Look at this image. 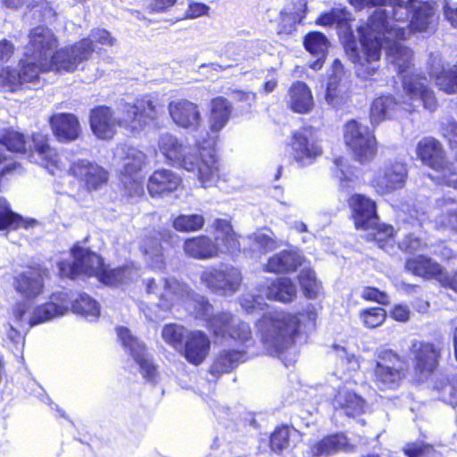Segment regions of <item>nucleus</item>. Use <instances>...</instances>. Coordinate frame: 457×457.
<instances>
[{
  "instance_id": "obj_1",
  "label": "nucleus",
  "mask_w": 457,
  "mask_h": 457,
  "mask_svg": "<svg viewBox=\"0 0 457 457\" xmlns=\"http://www.w3.org/2000/svg\"><path fill=\"white\" fill-rule=\"evenodd\" d=\"M162 112V106L150 96L144 95L131 103H124L121 113L117 119L113 110L108 105L93 107L90 110L89 125L97 138L110 140L116 134V127L131 135L139 134L151 122L156 121Z\"/></svg>"
},
{
  "instance_id": "obj_2",
  "label": "nucleus",
  "mask_w": 457,
  "mask_h": 457,
  "mask_svg": "<svg viewBox=\"0 0 457 457\" xmlns=\"http://www.w3.org/2000/svg\"><path fill=\"white\" fill-rule=\"evenodd\" d=\"M356 30L362 54L354 46L351 49V60L358 78L372 80L379 70L383 39L393 30L386 10L380 8L374 10L366 22L358 26Z\"/></svg>"
},
{
  "instance_id": "obj_3",
  "label": "nucleus",
  "mask_w": 457,
  "mask_h": 457,
  "mask_svg": "<svg viewBox=\"0 0 457 457\" xmlns=\"http://www.w3.org/2000/svg\"><path fill=\"white\" fill-rule=\"evenodd\" d=\"M440 133L453 154L452 160L443 144L434 137H424L417 143L416 156L437 174L439 184L457 189V121L453 118L441 120Z\"/></svg>"
},
{
  "instance_id": "obj_4",
  "label": "nucleus",
  "mask_w": 457,
  "mask_h": 457,
  "mask_svg": "<svg viewBox=\"0 0 457 457\" xmlns=\"http://www.w3.org/2000/svg\"><path fill=\"white\" fill-rule=\"evenodd\" d=\"M72 260H60L56 266L60 278L75 280L80 277L96 278L97 281L110 287H117L123 284L129 277V267L120 265L111 268L98 253L79 244L70 249Z\"/></svg>"
},
{
  "instance_id": "obj_5",
  "label": "nucleus",
  "mask_w": 457,
  "mask_h": 457,
  "mask_svg": "<svg viewBox=\"0 0 457 457\" xmlns=\"http://www.w3.org/2000/svg\"><path fill=\"white\" fill-rule=\"evenodd\" d=\"M158 149L166 162L179 165L195 174L203 187L216 185L220 179V164L213 149L197 148L194 153L175 136L166 133L159 137Z\"/></svg>"
},
{
  "instance_id": "obj_6",
  "label": "nucleus",
  "mask_w": 457,
  "mask_h": 457,
  "mask_svg": "<svg viewBox=\"0 0 457 457\" xmlns=\"http://www.w3.org/2000/svg\"><path fill=\"white\" fill-rule=\"evenodd\" d=\"M301 312L263 314L256 322L257 336L270 354H280L292 347L301 330Z\"/></svg>"
},
{
  "instance_id": "obj_7",
  "label": "nucleus",
  "mask_w": 457,
  "mask_h": 457,
  "mask_svg": "<svg viewBox=\"0 0 457 457\" xmlns=\"http://www.w3.org/2000/svg\"><path fill=\"white\" fill-rule=\"evenodd\" d=\"M30 145L27 147V140L22 132L12 128L3 129L0 131V145L11 153L26 154L29 158L35 155L40 160V164L52 173L61 167L62 162L57 149L51 145L48 133L36 131L30 134Z\"/></svg>"
},
{
  "instance_id": "obj_8",
  "label": "nucleus",
  "mask_w": 457,
  "mask_h": 457,
  "mask_svg": "<svg viewBox=\"0 0 457 457\" xmlns=\"http://www.w3.org/2000/svg\"><path fill=\"white\" fill-rule=\"evenodd\" d=\"M369 373L371 381L380 390H394L405 380L408 367L403 356L392 349H381L375 353Z\"/></svg>"
},
{
  "instance_id": "obj_9",
  "label": "nucleus",
  "mask_w": 457,
  "mask_h": 457,
  "mask_svg": "<svg viewBox=\"0 0 457 457\" xmlns=\"http://www.w3.org/2000/svg\"><path fill=\"white\" fill-rule=\"evenodd\" d=\"M391 17L395 21L408 20V29L413 33L428 32L437 25L435 7L421 0H390Z\"/></svg>"
},
{
  "instance_id": "obj_10",
  "label": "nucleus",
  "mask_w": 457,
  "mask_h": 457,
  "mask_svg": "<svg viewBox=\"0 0 457 457\" xmlns=\"http://www.w3.org/2000/svg\"><path fill=\"white\" fill-rule=\"evenodd\" d=\"M343 139L353 158L359 163H370L377 156L378 141L374 130L359 120L351 119L345 123Z\"/></svg>"
},
{
  "instance_id": "obj_11",
  "label": "nucleus",
  "mask_w": 457,
  "mask_h": 457,
  "mask_svg": "<svg viewBox=\"0 0 457 457\" xmlns=\"http://www.w3.org/2000/svg\"><path fill=\"white\" fill-rule=\"evenodd\" d=\"M444 342L413 340L409 347L412 362V370L418 381H427L436 374L440 368L443 357Z\"/></svg>"
},
{
  "instance_id": "obj_12",
  "label": "nucleus",
  "mask_w": 457,
  "mask_h": 457,
  "mask_svg": "<svg viewBox=\"0 0 457 457\" xmlns=\"http://www.w3.org/2000/svg\"><path fill=\"white\" fill-rule=\"evenodd\" d=\"M288 145L292 160L300 167L313 164L323 154L320 140L314 135L312 126H303L293 131Z\"/></svg>"
},
{
  "instance_id": "obj_13",
  "label": "nucleus",
  "mask_w": 457,
  "mask_h": 457,
  "mask_svg": "<svg viewBox=\"0 0 457 457\" xmlns=\"http://www.w3.org/2000/svg\"><path fill=\"white\" fill-rule=\"evenodd\" d=\"M208 328L217 337L228 338L246 346L254 345L249 323L237 320L229 312L212 315L208 319Z\"/></svg>"
},
{
  "instance_id": "obj_14",
  "label": "nucleus",
  "mask_w": 457,
  "mask_h": 457,
  "mask_svg": "<svg viewBox=\"0 0 457 457\" xmlns=\"http://www.w3.org/2000/svg\"><path fill=\"white\" fill-rule=\"evenodd\" d=\"M87 39L55 49L48 60L51 71L55 73H72L79 66L92 57V50Z\"/></svg>"
},
{
  "instance_id": "obj_15",
  "label": "nucleus",
  "mask_w": 457,
  "mask_h": 457,
  "mask_svg": "<svg viewBox=\"0 0 457 457\" xmlns=\"http://www.w3.org/2000/svg\"><path fill=\"white\" fill-rule=\"evenodd\" d=\"M200 279L212 292L222 295H231L237 292L243 282L240 270L235 266L221 264L209 267L200 276Z\"/></svg>"
},
{
  "instance_id": "obj_16",
  "label": "nucleus",
  "mask_w": 457,
  "mask_h": 457,
  "mask_svg": "<svg viewBox=\"0 0 457 457\" xmlns=\"http://www.w3.org/2000/svg\"><path fill=\"white\" fill-rule=\"evenodd\" d=\"M408 178V170L401 162H391L378 168L369 181V186L378 196L388 195L404 187Z\"/></svg>"
},
{
  "instance_id": "obj_17",
  "label": "nucleus",
  "mask_w": 457,
  "mask_h": 457,
  "mask_svg": "<svg viewBox=\"0 0 457 457\" xmlns=\"http://www.w3.org/2000/svg\"><path fill=\"white\" fill-rule=\"evenodd\" d=\"M49 276L50 271L46 266L29 264L12 277V287L23 300L32 302L44 293L45 280Z\"/></svg>"
},
{
  "instance_id": "obj_18",
  "label": "nucleus",
  "mask_w": 457,
  "mask_h": 457,
  "mask_svg": "<svg viewBox=\"0 0 457 457\" xmlns=\"http://www.w3.org/2000/svg\"><path fill=\"white\" fill-rule=\"evenodd\" d=\"M116 331L121 345L139 366L144 378L154 381L158 374L157 367L148 359L145 345L133 336L127 327L120 326Z\"/></svg>"
},
{
  "instance_id": "obj_19",
  "label": "nucleus",
  "mask_w": 457,
  "mask_h": 457,
  "mask_svg": "<svg viewBox=\"0 0 457 457\" xmlns=\"http://www.w3.org/2000/svg\"><path fill=\"white\" fill-rule=\"evenodd\" d=\"M68 174L88 192L99 189L109 179V172L104 167L86 159L73 162L68 169Z\"/></svg>"
},
{
  "instance_id": "obj_20",
  "label": "nucleus",
  "mask_w": 457,
  "mask_h": 457,
  "mask_svg": "<svg viewBox=\"0 0 457 457\" xmlns=\"http://www.w3.org/2000/svg\"><path fill=\"white\" fill-rule=\"evenodd\" d=\"M325 99L336 109L348 105L352 100L351 87L346 81L344 66L338 59L333 62V72L328 78Z\"/></svg>"
},
{
  "instance_id": "obj_21",
  "label": "nucleus",
  "mask_w": 457,
  "mask_h": 457,
  "mask_svg": "<svg viewBox=\"0 0 457 457\" xmlns=\"http://www.w3.org/2000/svg\"><path fill=\"white\" fill-rule=\"evenodd\" d=\"M350 218L358 230H369L375 220H380L375 200L361 193L352 194L346 200Z\"/></svg>"
},
{
  "instance_id": "obj_22",
  "label": "nucleus",
  "mask_w": 457,
  "mask_h": 457,
  "mask_svg": "<svg viewBox=\"0 0 457 457\" xmlns=\"http://www.w3.org/2000/svg\"><path fill=\"white\" fill-rule=\"evenodd\" d=\"M403 92L411 101H420L425 109L434 112L438 106L434 91L427 78L417 73L404 74L401 78Z\"/></svg>"
},
{
  "instance_id": "obj_23",
  "label": "nucleus",
  "mask_w": 457,
  "mask_h": 457,
  "mask_svg": "<svg viewBox=\"0 0 457 457\" xmlns=\"http://www.w3.org/2000/svg\"><path fill=\"white\" fill-rule=\"evenodd\" d=\"M19 71L6 70V79L12 84H23L38 81L40 74L51 72L48 60H43L24 52L20 61Z\"/></svg>"
},
{
  "instance_id": "obj_24",
  "label": "nucleus",
  "mask_w": 457,
  "mask_h": 457,
  "mask_svg": "<svg viewBox=\"0 0 457 457\" xmlns=\"http://www.w3.org/2000/svg\"><path fill=\"white\" fill-rule=\"evenodd\" d=\"M71 301L69 294L65 291L53 293L49 301L34 308L32 316L29 320L30 327L44 323L55 317L62 316L68 312Z\"/></svg>"
},
{
  "instance_id": "obj_25",
  "label": "nucleus",
  "mask_w": 457,
  "mask_h": 457,
  "mask_svg": "<svg viewBox=\"0 0 457 457\" xmlns=\"http://www.w3.org/2000/svg\"><path fill=\"white\" fill-rule=\"evenodd\" d=\"M146 187L152 198H164L182 189L183 180L177 172L161 168L149 176Z\"/></svg>"
},
{
  "instance_id": "obj_26",
  "label": "nucleus",
  "mask_w": 457,
  "mask_h": 457,
  "mask_svg": "<svg viewBox=\"0 0 457 457\" xmlns=\"http://www.w3.org/2000/svg\"><path fill=\"white\" fill-rule=\"evenodd\" d=\"M25 53L43 60H49L58 46L54 33L44 26L30 29Z\"/></svg>"
},
{
  "instance_id": "obj_27",
  "label": "nucleus",
  "mask_w": 457,
  "mask_h": 457,
  "mask_svg": "<svg viewBox=\"0 0 457 457\" xmlns=\"http://www.w3.org/2000/svg\"><path fill=\"white\" fill-rule=\"evenodd\" d=\"M48 123L54 137L60 143L73 142L81 135L79 120L73 113H54L49 117Z\"/></svg>"
},
{
  "instance_id": "obj_28",
  "label": "nucleus",
  "mask_w": 457,
  "mask_h": 457,
  "mask_svg": "<svg viewBox=\"0 0 457 457\" xmlns=\"http://www.w3.org/2000/svg\"><path fill=\"white\" fill-rule=\"evenodd\" d=\"M168 110L172 121L180 128L196 129L201 124L202 116L198 105L187 99L170 101Z\"/></svg>"
},
{
  "instance_id": "obj_29",
  "label": "nucleus",
  "mask_w": 457,
  "mask_h": 457,
  "mask_svg": "<svg viewBox=\"0 0 457 457\" xmlns=\"http://www.w3.org/2000/svg\"><path fill=\"white\" fill-rule=\"evenodd\" d=\"M307 0H292L290 6L280 10L277 23V33L279 36H289L297 30L308 13Z\"/></svg>"
},
{
  "instance_id": "obj_30",
  "label": "nucleus",
  "mask_w": 457,
  "mask_h": 457,
  "mask_svg": "<svg viewBox=\"0 0 457 457\" xmlns=\"http://www.w3.org/2000/svg\"><path fill=\"white\" fill-rule=\"evenodd\" d=\"M213 242L218 245L220 253L237 255L241 252L240 236L234 230L230 220L215 219L212 223Z\"/></svg>"
},
{
  "instance_id": "obj_31",
  "label": "nucleus",
  "mask_w": 457,
  "mask_h": 457,
  "mask_svg": "<svg viewBox=\"0 0 457 457\" xmlns=\"http://www.w3.org/2000/svg\"><path fill=\"white\" fill-rule=\"evenodd\" d=\"M210 350L211 341L204 331L192 330L186 336L183 355L190 364H202L209 355Z\"/></svg>"
},
{
  "instance_id": "obj_32",
  "label": "nucleus",
  "mask_w": 457,
  "mask_h": 457,
  "mask_svg": "<svg viewBox=\"0 0 457 457\" xmlns=\"http://www.w3.org/2000/svg\"><path fill=\"white\" fill-rule=\"evenodd\" d=\"M400 102L392 94H380L374 97L369 109V119L372 126L393 120L400 110Z\"/></svg>"
},
{
  "instance_id": "obj_33",
  "label": "nucleus",
  "mask_w": 457,
  "mask_h": 457,
  "mask_svg": "<svg viewBox=\"0 0 457 457\" xmlns=\"http://www.w3.org/2000/svg\"><path fill=\"white\" fill-rule=\"evenodd\" d=\"M404 269L413 276L420 277L424 280L437 281L443 274L444 267L426 254H418L406 259Z\"/></svg>"
},
{
  "instance_id": "obj_34",
  "label": "nucleus",
  "mask_w": 457,
  "mask_h": 457,
  "mask_svg": "<svg viewBox=\"0 0 457 457\" xmlns=\"http://www.w3.org/2000/svg\"><path fill=\"white\" fill-rule=\"evenodd\" d=\"M303 262V258L296 252L282 250L267 260L263 270L274 274H289L295 272Z\"/></svg>"
},
{
  "instance_id": "obj_35",
  "label": "nucleus",
  "mask_w": 457,
  "mask_h": 457,
  "mask_svg": "<svg viewBox=\"0 0 457 457\" xmlns=\"http://www.w3.org/2000/svg\"><path fill=\"white\" fill-rule=\"evenodd\" d=\"M183 250L186 255L195 260L212 259L220 253L218 245L206 235L187 238L183 244Z\"/></svg>"
},
{
  "instance_id": "obj_36",
  "label": "nucleus",
  "mask_w": 457,
  "mask_h": 457,
  "mask_svg": "<svg viewBox=\"0 0 457 457\" xmlns=\"http://www.w3.org/2000/svg\"><path fill=\"white\" fill-rule=\"evenodd\" d=\"M350 447L347 437L343 433H333L323 436L309 448L310 457L329 456L347 451Z\"/></svg>"
},
{
  "instance_id": "obj_37",
  "label": "nucleus",
  "mask_w": 457,
  "mask_h": 457,
  "mask_svg": "<svg viewBox=\"0 0 457 457\" xmlns=\"http://www.w3.org/2000/svg\"><path fill=\"white\" fill-rule=\"evenodd\" d=\"M288 107L295 113H308L312 111L314 102L312 90L308 85L301 80L292 83L287 92Z\"/></svg>"
},
{
  "instance_id": "obj_38",
  "label": "nucleus",
  "mask_w": 457,
  "mask_h": 457,
  "mask_svg": "<svg viewBox=\"0 0 457 457\" xmlns=\"http://www.w3.org/2000/svg\"><path fill=\"white\" fill-rule=\"evenodd\" d=\"M232 105L224 96H215L210 102L209 127L212 132L220 131L228 122Z\"/></svg>"
},
{
  "instance_id": "obj_39",
  "label": "nucleus",
  "mask_w": 457,
  "mask_h": 457,
  "mask_svg": "<svg viewBox=\"0 0 457 457\" xmlns=\"http://www.w3.org/2000/svg\"><path fill=\"white\" fill-rule=\"evenodd\" d=\"M366 231L367 234L364 236L366 242L373 243L383 250L394 246L396 231L393 225L380 222L379 220H375L369 228V230Z\"/></svg>"
},
{
  "instance_id": "obj_40",
  "label": "nucleus",
  "mask_w": 457,
  "mask_h": 457,
  "mask_svg": "<svg viewBox=\"0 0 457 457\" xmlns=\"http://www.w3.org/2000/svg\"><path fill=\"white\" fill-rule=\"evenodd\" d=\"M265 295L270 300L289 303L296 297V287L289 278H275L266 287Z\"/></svg>"
},
{
  "instance_id": "obj_41",
  "label": "nucleus",
  "mask_w": 457,
  "mask_h": 457,
  "mask_svg": "<svg viewBox=\"0 0 457 457\" xmlns=\"http://www.w3.org/2000/svg\"><path fill=\"white\" fill-rule=\"evenodd\" d=\"M245 351L236 349L223 350L220 352L212 361L211 366V373L212 375H220L229 373L240 362L245 361Z\"/></svg>"
},
{
  "instance_id": "obj_42",
  "label": "nucleus",
  "mask_w": 457,
  "mask_h": 457,
  "mask_svg": "<svg viewBox=\"0 0 457 457\" xmlns=\"http://www.w3.org/2000/svg\"><path fill=\"white\" fill-rule=\"evenodd\" d=\"M34 222V220H24L21 215L12 210L6 200L0 199V231H12L21 228H29Z\"/></svg>"
},
{
  "instance_id": "obj_43",
  "label": "nucleus",
  "mask_w": 457,
  "mask_h": 457,
  "mask_svg": "<svg viewBox=\"0 0 457 457\" xmlns=\"http://www.w3.org/2000/svg\"><path fill=\"white\" fill-rule=\"evenodd\" d=\"M331 172L338 180L339 189L344 192L353 190V182L355 179L354 168L348 163L344 156H335L332 159Z\"/></svg>"
},
{
  "instance_id": "obj_44",
  "label": "nucleus",
  "mask_w": 457,
  "mask_h": 457,
  "mask_svg": "<svg viewBox=\"0 0 457 457\" xmlns=\"http://www.w3.org/2000/svg\"><path fill=\"white\" fill-rule=\"evenodd\" d=\"M351 12L345 8H332L328 12H321L315 23L323 27L336 25L337 29H351Z\"/></svg>"
},
{
  "instance_id": "obj_45",
  "label": "nucleus",
  "mask_w": 457,
  "mask_h": 457,
  "mask_svg": "<svg viewBox=\"0 0 457 457\" xmlns=\"http://www.w3.org/2000/svg\"><path fill=\"white\" fill-rule=\"evenodd\" d=\"M141 253L146 256L149 261L159 268H164L166 265V252L162 246L157 235L146 237L140 246Z\"/></svg>"
},
{
  "instance_id": "obj_46",
  "label": "nucleus",
  "mask_w": 457,
  "mask_h": 457,
  "mask_svg": "<svg viewBox=\"0 0 457 457\" xmlns=\"http://www.w3.org/2000/svg\"><path fill=\"white\" fill-rule=\"evenodd\" d=\"M296 431L287 424H280L275 427L269 436V447L276 454H281L290 447L291 432Z\"/></svg>"
},
{
  "instance_id": "obj_47",
  "label": "nucleus",
  "mask_w": 457,
  "mask_h": 457,
  "mask_svg": "<svg viewBox=\"0 0 457 457\" xmlns=\"http://www.w3.org/2000/svg\"><path fill=\"white\" fill-rule=\"evenodd\" d=\"M145 162L146 155L144 152L134 147H129L123 158L122 175L133 178L141 171Z\"/></svg>"
},
{
  "instance_id": "obj_48",
  "label": "nucleus",
  "mask_w": 457,
  "mask_h": 457,
  "mask_svg": "<svg viewBox=\"0 0 457 457\" xmlns=\"http://www.w3.org/2000/svg\"><path fill=\"white\" fill-rule=\"evenodd\" d=\"M433 389L439 395L440 399L453 406H457V378L450 379L447 376L437 378Z\"/></svg>"
},
{
  "instance_id": "obj_49",
  "label": "nucleus",
  "mask_w": 457,
  "mask_h": 457,
  "mask_svg": "<svg viewBox=\"0 0 457 457\" xmlns=\"http://www.w3.org/2000/svg\"><path fill=\"white\" fill-rule=\"evenodd\" d=\"M204 222V218L201 214H179L172 219L171 225L179 232L190 233L201 230Z\"/></svg>"
},
{
  "instance_id": "obj_50",
  "label": "nucleus",
  "mask_w": 457,
  "mask_h": 457,
  "mask_svg": "<svg viewBox=\"0 0 457 457\" xmlns=\"http://www.w3.org/2000/svg\"><path fill=\"white\" fill-rule=\"evenodd\" d=\"M303 46L311 54L328 55L329 41L323 32L313 30L303 37Z\"/></svg>"
},
{
  "instance_id": "obj_51",
  "label": "nucleus",
  "mask_w": 457,
  "mask_h": 457,
  "mask_svg": "<svg viewBox=\"0 0 457 457\" xmlns=\"http://www.w3.org/2000/svg\"><path fill=\"white\" fill-rule=\"evenodd\" d=\"M73 312L84 317L97 318L100 315V309L97 302L87 294L81 293L71 303Z\"/></svg>"
},
{
  "instance_id": "obj_52",
  "label": "nucleus",
  "mask_w": 457,
  "mask_h": 457,
  "mask_svg": "<svg viewBox=\"0 0 457 457\" xmlns=\"http://www.w3.org/2000/svg\"><path fill=\"white\" fill-rule=\"evenodd\" d=\"M360 319L368 328H376L386 320V311L382 307H369L360 312Z\"/></svg>"
},
{
  "instance_id": "obj_53",
  "label": "nucleus",
  "mask_w": 457,
  "mask_h": 457,
  "mask_svg": "<svg viewBox=\"0 0 457 457\" xmlns=\"http://www.w3.org/2000/svg\"><path fill=\"white\" fill-rule=\"evenodd\" d=\"M436 84L447 94L457 93V62L453 69L440 71L436 77Z\"/></svg>"
},
{
  "instance_id": "obj_54",
  "label": "nucleus",
  "mask_w": 457,
  "mask_h": 457,
  "mask_svg": "<svg viewBox=\"0 0 457 457\" xmlns=\"http://www.w3.org/2000/svg\"><path fill=\"white\" fill-rule=\"evenodd\" d=\"M185 330L182 325L168 323L162 328V337L166 344L174 348H178L183 345Z\"/></svg>"
},
{
  "instance_id": "obj_55",
  "label": "nucleus",
  "mask_w": 457,
  "mask_h": 457,
  "mask_svg": "<svg viewBox=\"0 0 457 457\" xmlns=\"http://www.w3.org/2000/svg\"><path fill=\"white\" fill-rule=\"evenodd\" d=\"M298 282L304 296L308 299H314L318 295V281L315 272L311 270H303L297 276Z\"/></svg>"
},
{
  "instance_id": "obj_56",
  "label": "nucleus",
  "mask_w": 457,
  "mask_h": 457,
  "mask_svg": "<svg viewBox=\"0 0 457 457\" xmlns=\"http://www.w3.org/2000/svg\"><path fill=\"white\" fill-rule=\"evenodd\" d=\"M365 401L362 397L353 391H347L344 395V400L340 403L349 417H354L363 411Z\"/></svg>"
},
{
  "instance_id": "obj_57",
  "label": "nucleus",
  "mask_w": 457,
  "mask_h": 457,
  "mask_svg": "<svg viewBox=\"0 0 457 457\" xmlns=\"http://www.w3.org/2000/svg\"><path fill=\"white\" fill-rule=\"evenodd\" d=\"M398 247L403 253L414 254L426 250L428 244L423 238L416 236L414 233H408L399 242Z\"/></svg>"
},
{
  "instance_id": "obj_58",
  "label": "nucleus",
  "mask_w": 457,
  "mask_h": 457,
  "mask_svg": "<svg viewBox=\"0 0 457 457\" xmlns=\"http://www.w3.org/2000/svg\"><path fill=\"white\" fill-rule=\"evenodd\" d=\"M164 293L160 295V299L164 304H171V302L179 298L184 291L185 284L180 283L176 278H165L163 279Z\"/></svg>"
},
{
  "instance_id": "obj_59",
  "label": "nucleus",
  "mask_w": 457,
  "mask_h": 457,
  "mask_svg": "<svg viewBox=\"0 0 457 457\" xmlns=\"http://www.w3.org/2000/svg\"><path fill=\"white\" fill-rule=\"evenodd\" d=\"M82 39H87L89 42L88 46L91 47L92 54L96 51V45L112 46L115 43V38L111 33L107 29L101 28L91 29L89 36Z\"/></svg>"
},
{
  "instance_id": "obj_60",
  "label": "nucleus",
  "mask_w": 457,
  "mask_h": 457,
  "mask_svg": "<svg viewBox=\"0 0 457 457\" xmlns=\"http://www.w3.org/2000/svg\"><path fill=\"white\" fill-rule=\"evenodd\" d=\"M360 296L365 302L376 303L382 306L390 304V297L387 293L376 287H364Z\"/></svg>"
},
{
  "instance_id": "obj_61",
  "label": "nucleus",
  "mask_w": 457,
  "mask_h": 457,
  "mask_svg": "<svg viewBox=\"0 0 457 457\" xmlns=\"http://www.w3.org/2000/svg\"><path fill=\"white\" fill-rule=\"evenodd\" d=\"M435 452L432 445L422 442L409 443L403 449L407 457H434Z\"/></svg>"
},
{
  "instance_id": "obj_62",
  "label": "nucleus",
  "mask_w": 457,
  "mask_h": 457,
  "mask_svg": "<svg viewBox=\"0 0 457 457\" xmlns=\"http://www.w3.org/2000/svg\"><path fill=\"white\" fill-rule=\"evenodd\" d=\"M162 246L164 251L168 253L170 250L175 249L179 245V236L167 230H160L156 233Z\"/></svg>"
},
{
  "instance_id": "obj_63",
  "label": "nucleus",
  "mask_w": 457,
  "mask_h": 457,
  "mask_svg": "<svg viewBox=\"0 0 457 457\" xmlns=\"http://www.w3.org/2000/svg\"><path fill=\"white\" fill-rule=\"evenodd\" d=\"M210 11L209 5L201 2H189L185 12V16L188 19H196L204 15H207Z\"/></svg>"
},
{
  "instance_id": "obj_64",
  "label": "nucleus",
  "mask_w": 457,
  "mask_h": 457,
  "mask_svg": "<svg viewBox=\"0 0 457 457\" xmlns=\"http://www.w3.org/2000/svg\"><path fill=\"white\" fill-rule=\"evenodd\" d=\"M437 282L442 287L450 289L457 294V270L448 273L444 268L443 274L440 276Z\"/></svg>"
}]
</instances>
